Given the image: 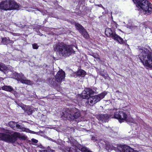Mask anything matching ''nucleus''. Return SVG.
<instances>
[{
  "mask_svg": "<svg viewBox=\"0 0 152 152\" xmlns=\"http://www.w3.org/2000/svg\"><path fill=\"white\" fill-rule=\"evenodd\" d=\"M98 6L102 7L103 9H104V10H105V8L102 6V5L101 4H99L97 5Z\"/></svg>",
  "mask_w": 152,
  "mask_h": 152,
  "instance_id": "obj_35",
  "label": "nucleus"
},
{
  "mask_svg": "<svg viewBox=\"0 0 152 152\" xmlns=\"http://www.w3.org/2000/svg\"><path fill=\"white\" fill-rule=\"evenodd\" d=\"M140 52L139 58L141 61L144 66L152 69V52L147 49H141Z\"/></svg>",
  "mask_w": 152,
  "mask_h": 152,
  "instance_id": "obj_4",
  "label": "nucleus"
},
{
  "mask_svg": "<svg viewBox=\"0 0 152 152\" xmlns=\"http://www.w3.org/2000/svg\"><path fill=\"white\" fill-rule=\"evenodd\" d=\"M2 89L3 90L9 92H11L13 90V88L10 86H4L2 87Z\"/></svg>",
  "mask_w": 152,
  "mask_h": 152,
  "instance_id": "obj_21",
  "label": "nucleus"
},
{
  "mask_svg": "<svg viewBox=\"0 0 152 152\" xmlns=\"http://www.w3.org/2000/svg\"><path fill=\"white\" fill-rule=\"evenodd\" d=\"M69 152H80L78 151H77L75 149L73 148H70L69 149Z\"/></svg>",
  "mask_w": 152,
  "mask_h": 152,
  "instance_id": "obj_28",
  "label": "nucleus"
},
{
  "mask_svg": "<svg viewBox=\"0 0 152 152\" xmlns=\"http://www.w3.org/2000/svg\"><path fill=\"white\" fill-rule=\"evenodd\" d=\"M18 5L13 0H5L0 3V8L5 10H18Z\"/></svg>",
  "mask_w": 152,
  "mask_h": 152,
  "instance_id": "obj_8",
  "label": "nucleus"
},
{
  "mask_svg": "<svg viewBox=\"0 0 152 152\" xmlns=\"http://www.w3.org/2000/svg\"><path fill=\"white\" fill-rule=\"evenodd\" d=\"M75 25L76 29L84 38L88 39L89 37V35L86 30L81 24L75 23Z\"/></svg>",
  "mask_w": 152,
  "mask_h": 152,
  "instance_id": "obj_11",
  "label": "nucleus"
},
{
  "mask_svg": "<svg viewBox=\"0 0 152 152\" xmlns=\"http://www.w3.org/2000/svg\"><path fill=\"white\" fill-rule=\"evenodd\" d=\"M53 48L57 55L61 56H69L73 51L71 45L62 42H58L54 45Z\"/></svg>",
  "mask_w": 152,
  "mask_h": 152,
  "instance_id": "obj_3",
  "label": "nucleus"
},
{
  "mask_svg": "<svg viewBox=\"0 0 152 152\" xmlns=\"http://www.w3.org/2000/svg\"><path fill=\"white\" fill-rule=\"evenodd\" d=\"M47 138L49 140H50V141H51L54 142H55V143H57V141L56 140H53V139H52V138H50V137H47Z\"/></svg>",
  "mask_w": 152,
  "mask_h": 152,
  "instance_id": "obj_32",
  "label": "nucleus"
},
{
  "mask_svg": "<svg viewBox=\"0 0 152 152\" xmlns=\"http://www.w3.org/2000/svg\"><path fill=\"white\" fill-rule=\"evenodd\" d=\"M86 73V72L84 70L82 69H80L77 72L76 76H81L83 77L85 75Z\"/></svg>",
  "mask_w": 152,
  "mask_h": 152,
  "instance_id": "obj_20",
  "label": "nucleus"
},
{
  "mask_svg": "<svg viewBox=\"0 0 152 152\" xmlns=\"http://www.w3.org/2000/svg\"><path fill=\"white\" fill-rule=\"evenodd\" d=\"M17 123L13 121H10L9 123V125L10 127L12 128L14 130L16 129V126Z\"/></svg>",
  "mask_w": 152,
  "mask_h": 152,
  "instance_id": "obj_23",
  "label": "nucleus"
},
{
  "mask_svg": "<svg viewBox=\"0 0 152 152\" xmlns=\"http://www.w3.org/2000/svg\"><path fill=\"white\" fill-rule=\"evenodd\" d=\"M44 152H55V151L53 150H50L49 151L47 150H44Z\"/></svg>",
  "mask_w": 152,
  "mask_h": 152,
  "instance_id": "obj_34",
  "label": "nucleus"
},
{
  "mask_svg": "<svg viewBox=\"0 0 152 152\" xmlns=\"http://www.w3.org/2000/svg\"><path fill=\"white\" fill-rule=\"evenodd\" d=\"M24 110L25 111V114L28 115H31L34 111V110L30 108V107H28L24 108Z\"/></svg>",
  "mask_w": 152,
  "mask_h": 152,
  "instance_id": "obj_18",
  "label": "nucleus"
},
{
  "mask_svg": "<svg viewBox=\"0 0 152 152\" xmlns=\"http://www.w3.org/2000/svg\"><path fill=\"white\" fill-rule=\"evenodd\" d=\"M91 139L92 140H93L94 142L97 141V137L92 136V135H91Z\"/></svg>",
  "mask_w": 152,
  "mask_h": 152,
  "instance_id": "obj_31",
  "label": "nucleus"
},
{
  "mask_svg": "<svg viewBox=\"0 0 152 152\" xmlns=\"http://www.w3.org/2000/svg\"><path fill=\"white\" fill-rule=\"evenodd\" d=\"M62 115L63 117L70 121L77 119L81 115L79 110L75 108H66Z\"/></svg>",
  "mask_w": 152,
  "mask_h": 152,
  "instance_id": "obj_5",
  "label": "nucleus"
},
{
  "mask_svg": "<svg viewBox=\"0 0 152 152\" xmlns=\"http://www.w3.org/2000/svg\"><path fill=\"white\" fill-rule=\"evenodd\" d=\"M95 91H94L90 88H86L83 91L81 97L83 99H87L86 103L87 104H89L91 106H93L103 98L107 94L104 92L97 95L93 96Z\"/></svg>",
  "mask_w": 152,
  "mask_h": 152,
  "instance_id": "obj_1",
  "label": "nucleus"
},
{
  "mask_svg": "<svg viewBox=\"0 0 152 152\" xmlns=\"http://www.w3.org/2000/svg\"><path fill=\"white\" fill-rule=\"evenodd\" d=\"M31 140L33 142H34L35 143H37L38 142V141L37 140L34 138L32 139H31Z\"/></svg>",
  "mask_w": 152,
  "mask_h": 152,
  "instance_id": "obj_33",
  "label": "nucleus"
},
{
  "mask_svg": "<svg viewBox=\"0 0 152 152\" xmlns=\"http://www.w3.org/2000/svg\"><path fill=\"white\" fill-rule=\"evenodd\" d=\"M3 130H4V133H0V140L14 143L16 141L18 137L22 140H25L27 138L26 136L19 132H15L12 133L9 130L4 129Z\"/></svg>",
  "mask_w": 152,
  "mask_h": 152,
  "instance_id": "obj_2",
  "label": "nucleus"
},
{
  "mask_svg": "<svg viewBox=\"0 0 152 152\" xmlns=\"http://www.w3.org/2000/svg\"><path fill=\"white\" fill-rule=\"evenodd\" d=\"M124 152H138L137 151H134V150L131 148L129 146H128V148H127L126 151H124Z\"/></svg>",
  "mask_w": 152,
  "mask_h": 152,
  "instance_id": "obj_25",
  "label": "nucleus"
},
{
  "mask_svg": "<svg viewBox=\"0 0 152 152\" xmlns=\"http://www.w3.org/2000/svg\"><path fill=\"white\" fill-rule=\"evenodd\" d=\"M136 6L140 7L143 11L145 14L149 15L151 13L152 8L151 6V4L147 0H133Z\"/></svg>",
  "mask_w": 152,
  "mask_h": 152,
  "instance_id": "obj_6",
  "label": "nucleus"
},
{
  "mask_svg": "<svg viewBox=\"0 0 152 152\" xmlns=\"http://www.w3.org/2000/svg\"><path fill=\"white\" fill-rule=\"evenodd\" d=\"M58 148H59L63 151H64L65 150V147L63 145H60L58 146Z\"/></svg>",
  "mask_w": 152,
  "mask_h": 152,
  "instance_id": "obj_29",
  "label": "nucleus"
},
{
  "mask_svg": "<svg viewBox=\"0 0 152 152\" xmlns=\"http://www.w3.org/2000/svg\"><path fill=\"white\" fill-rule=\"evenodd\" d=\"M32 47L34 49H37L39 47L38 45L37 44L34 43L32 44Z\"/></svg>",
  "mask_w": 152,
  "mask_h": 152,
  "instance_id": "obj_30",
  "label": "nucleus"
},
{
  "mask_svg": "<svg viewBox=\"0 0 152 152\" xmlns=\"http://www.w3.org/2000/svg\"><path fill=\"white\" fill-rule=\"evenodd\" d=\"M48 81L50 85L54 88L59 87V82L57 81L56 78H49Z\"/></svg>",
  "mask_w": 152,
  "mask_h": 152,
  "instance_id": "obj_14",
  "label": "nucleus"
},
{
  "mask_svg": "<svg viewBox=\"0 0 152 152\" xmlns=\"http://www.w3.org/2000/svg\"><path fill=\"white\" fill-rule=\"evenodd\" d=\"M13 77L16 79L18 81H20L22 83L27 85H31L32 82L30 80L24 79V75L22 73H18L16 72L13 73Z\"/></svg>",
  "mask_w": 152,
  "mask_h": 152,
  "instance_id": "obj_10",
  "label": "nucleus"
},
{
  "mask_svg": "<svg viewBox=\"0 0 152 152\" xmlns=\"http://www.w3.org/2000/svg\"><path fill=\"white\" fill-rule=\"evenodd\" d=\"M65 75V72L61 69L58 72L55 77L57 81L60 83L64 80Z\"/></svg>",
  "mask_w": 152,
  "mask_h": 152,
  "instance_id": "obj_13",
  "label": "nucleus"
},
{
  "mask_svg": "<svg viewBox=\"0 0 152 152\" xmlns=\"http://www.w3.org/2000/svg\"><path fill=\"white\" fill-rule=\"evenodd\" d=\"M105 34L108 37H111L115 40L118 41L119 43L123 44L125 43L123 39L117 35L115 31H113L111 28H106L105 30Z\"/></svg>",
  "mask_w": 152,
  "mask_h": 152,
  "instance_id": "obj_9",
  "label": "nucleus"
},
{
  "mask_svg": "<svg viewBox=\"0 0 152 152\" xmlns=\"http://www.w3.org/2000/svg\"><path fill=\"white\" fill-rule=\"evenodd\" d=\"M16 127V129H15V130L19 131H24L25 129V128L22 126L18 124H17Z\"/></svg>",
  "mask_w": 152,
  "mask_h": 152,
  "instance_id": "obj_22",
  "label": "nucleus"
},
{
  "mask_svg": "<svg viewBox=\"0 0 152 152\" xmlns=\"http://www.w3.org/2000/svg\"><path fill=\"white\" fill-rule=\"evenodd\" d=\"M114 115L112 118H114L119 120L120 123L124 122V121L130 124L131 123H134L135 121L131 117H129L125 112L120 111L118 112H113Z\"/></svg>",
  "mask_w": 152,
  "mask_h": 152,
  "instance_id": "obj_7",
  "label": "nucleus"
},
{
  "mask_svg": "<svg viewBox=\"0 0 152 152\" xmlns=\"http://www.w3.org/2000/svg\"><path fill=\"white\" fill-rule=\"evenodd\" d=\"M96 59L97 61L100 60L99 58V56L98 54L96 53H94L92 55Z\"/></svg>",
  "mask_w": 152,
  "mask_h": 152,
  "instance_id": "obj_26",
  "label": "nucleus"
},
{
  "mask_svg": "<svg viewBox=\"0 0 152 152\" xmlns=\"http://www.w3.org/2000/svg\"><path fill=\"white\" fill-rule=\"evenodd\" d=\"M104 71H101L100 72V75L101 76H102L105 79H107V76H105L104 74Z\"/></svg>",
  "mask_w": 152,
  "mask_h": 152,
  "instance_id": "obj_27",
  "label": "nucleus"
},
{
  "mask_svg": "<svg viewBox=\"0 0 152 152\" xmlns=\"http://www.w3.org/2000/svg\"><path fill=\"white\" fill-rule=\"evenodd\" d=\"M98 142V144L99 146V147L100 148L102 147L104 148H105L107 144L108 143V141L103 140L102 139L100 140Z\"/></svg>",
  "mask_w": 152,
  "mask_h": 152,
  "instance_id": "obj_17",
  "label": "nucleus"
},
{
  "mask_svg": "<svg viewBox=\"0 0 152 152\" xmlns=\"http://www.w3.org/2000/svg\"><path fill=\"white\" fill-rule=\"evenodd\" d=\"M113 116V114L108 115L107 113L104 114H100L99 115L97 116L98 119L102 122H107L109 118Z\"/></svg>",
  "mask_w": 152,
  "mask_h": 152,
  "instance_id": "obj_12",
  "label": "nucleus"
},
{
  "mask_svg": "<svg viewBox=\"0 0 152 152\" xmlns=\"http://www.w3.org/2000/svg\"><path fill=\"white\" fill-rule=\"evenodd\" d=\"M10 42V40L9 38H4L2 39V42L4 45L7 44Z\"/></svg>",
  "mask_w": 152,
  "mask_h": 152,
  "instance_id": "obj_24",
  "label": "nucleus"
},
{
  "mask_svg": "<svg viewBox=\"0 0 152 152\" xmlns=\"http://www.w3.org/2000/svg\"><path fill=\"white\" fill-rule=\"evenodd\" d=\"M116 92H118V93H120V92L119 91H116Z\"/></svg>",
  "mask_w": 152,
  "mask_h": 152,
  "instance_id": "obj_36",
  "label": "nucleus"
},
{
  "mask_svg": "<svg viewBox=\"0 0 152 152\" xmlns=\"http://www.w3.org/2000/svg\"><path fill=\"white\" fill-rule=\"evenodd\" d=\"M8 68L4 64L0 63V70L4 72V74H6L7 73Z\"/></svg>",
  "mask_w": 152,
  "mask_h": 152,
  "instance_id": "obj_16",
  "label": "nucleus"
},
{
  "mask_svg": "<svg viewBox=\"0 0 152 152\" xmlns=\"http://www.w3.org/2000/svg\"><path fill=\"white\" fill-rule=\"evenodd\" d=\"M116 151H119L120 152H124L126 151L127 148H128V146L125 145H116Z\"/></svg>",
  "mask_w": 152,
  "mask_h": 152,
  "instance_id": "obj_15",
  "label": "nucleus"
},
{
  "mask_svg": "<svg viewBox=\"0 0 152 152\" xmlns=\"http://www.w3.org/2000/svg\"><path fill=\"white\" fill-rule=\"evenodd\" d=\"M105 148L108 150H114L115 151H116V147L113 146V145L111 144L108 142V143L107 144Z\"/></svg>",
  "mask_w": 152,
  "mask_h": 152,
  "instance_id": "obj_19",
  "label": "nucleus"
},
{
  "mask_svg": "<svg viewBox=\"0 0 152 152\" xmlns=\"http://www.w3.org/2000/svg\"><path fill=\"white\" fill-rule=\"evenodd\" d=\"M133 27H132V26H131L130 27V28L131 29H132V28Z\"/></svg>",
  "mask_w": 152,
  "mask_h": 152,
  "instance_id": "obj_37",
  "label": "nucleus"
},
{
  "mask_svg": "<svg viewBox=\"0 0 152 152\" xmlns=\"http://www.w3.org/2000/svg\"><path fill=\"white\" fill-rule=\"evenodd\" d=\"M115 110H113V111H114Z\"/></svg>",
  "mask_w": 152,
  "mask_h": 152,
  "instance_id": "obj_38",
  "label": "nucleus"
}]
</instances>
